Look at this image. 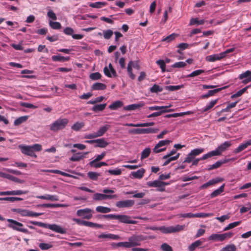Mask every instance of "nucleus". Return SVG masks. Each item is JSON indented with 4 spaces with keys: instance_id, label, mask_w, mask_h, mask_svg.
<instances>
[{
    "instance_id": "obj_57",
    "label": "nucleus",
    "mask_w": 251,
    "mask_h": 251,
    "mask_svg": "<svg viewBox=\"0 0 251 251\" xmlns=\"http://www.w3.org/2000/svg\"><path fill=\"white\" fill-rule=\"evenodd\" d=\"M240 223H241L240 221H238V222H235L230 223L227 226L225 227V228L224 229V231H227L230 229H232V228L239 226L240 225Z\"/></svg>"
},
{
    "instance_id": "obj_36",
    "label": "nucleus",
    "mask_w": 251,
    "mask_h": 251,
    "mask_svg": "<svg viewBox=\"0 0 251 251\" xmlns=\"http://www.w3.org/2000/svg\"><path fill=\"white\" fill-rule=\"evenodd\" d=\"M225 184H223L220 188L217 190H214L210 195V197L211 198H215L218 196H219L220 194L224 191Z\"/></svg>"
},
{
    "instance_id": "obj_26",
    "label": "nucleus",
    "mask_w": 251,
    "mask_h": 251,
    "mask_svg": "<svg viewBox=\"0 0 251 251\" xmlns=\"http://www.w3.org/2000/svg\"><path fill=\"white\" fill-rule=\"evenodd\" d=\"M88 153V152H85L83 154L81 152L75 153L70 158V160L72 161H79L83 159L85 157V155Z\"/></svg>"
},
{
    "instance_id": "obj_51",
    "label": "nucleus",
    "mask_w": 251,
    "mask_h": 251,
    "mask_svg": "<svg viewBox=\"0 0 251 251\" xmlns=\"http://www.w3.org/2000/svg\"><path fill=\"white\" fill-rule=\"evenodd\" d=\"M236 247L234 244L227 245L225 247L222 248L220 251H236Z\"/></svg>"
},
{
    "instance_id": "obj_23",
    "label": "nucleus",
    "mask_w": 251,
    "mask_h": 251,
    "mask_svg": "<svg viewBox=\"0 0 251 251\" xmlns=\"http://www.w3.org/2000/svg\"><path fill=\"white\" fill-rule=\"evenodd\" d=\"M223 181V179L221 178H216V179H212L206 183L203 184L201 186V189H205L207 187H208L209 186L215 184L218 182H220L221 181Z\"/></svg>"
},
{
    "instance_id": "obj_59",
    "label": "nucleus",
    "mask_w": 251,
    "mask_h": 251,
    "mask_svg": "<svg viewBox=\"0 0 251 251\" xmlns=\"http://www.w3.org/2000/svg\"><path fill=\"white\" fill-rule=\"evenodd\" d=\"M183 87V85H169L165 87L166 90H169L170 91H175L178 90H179L181 88Z\"/></svg>"
},
{
    "instance_id": "obj_9",
    "label": "nucleus",
    "mask_w": 251,
    "mask_h": 251,
    "mask_svg": "<svg viewBox=\"0 0 251 251\" xmlns=\"http://www.w3.org/2000/svg\"><path fill=\"white\" fill-rule=\"evenodd\" d=\"M85 143L93 144L95 143L94 145L95 148H105L109 145V143L106 142L104 138H100L91 140H86L84 141Z\"/></svg>"
},
{
    "instance_id": "obj_10",
    "label": "nucleus",
    "mask_w": 251,
    "mask_h": 251,
    "mask_svg": "<svg viewBox=\"0 0 251 251\" xmlns=\"http://www.w3.org/2000/svg\"><path fill=\"white\" fill-rule=\"evenodd\" d=\"M157 129H154L152 128H135L129 130L130 133H134L137 134H149L156 133Z\"/></svg>"
},
{
    "instance_id": "obj_33",
    "label": "nucleus",
    "mask_w": 251,
    "mask_h": 251,
    "mask_svg": "<svg viewBox=\"0 0 251 251\" xmlns=\"http://www.w3.org/2000/svg\"><path fill=\"white\" fill-rule=\"evenodd\" d=\"M93 90H104L106 88V85L100 82L94 83L91 87Z\"/></svg>"
},
{
    "instance_id": "obj_49",
    "label": "nucleus",
    "mask_w": 251,
    "mask_h": 251,
    "mask_svg": "<svg viewBox=\"0 0 251 251\" xmlns=\"http://www.w3.org/2000/svg\"><path fill=\"white\" fill-rule=\"evenodd\" d=\"M106 4L105 2L97 1L95 3H91L89 6L92 8H100Z\"/></svg>"
},
{
    "instance_id": "obj_11",
    "label": "nucleus",
    "mask_w": 251,
    "mask_h": 251,
    "mask_svg": "<svg viewBox=\"0 0 251 251\" xmlns=\"http://www.w3.org/2000/svg\"><path fill=\"white\" fill-rule=\"evenodd\" d=\"M144 240L142 236L133 235L128 238V241L130 247H135L141 245V242Z\"/></svg>"
},
{
    "instance_id": "obj_13",
    "label": "nucleus",
    "mask_w": 251,
    "mask_h": 251,
    "mask_svg": "<svg viewBox=\"0 0 251 251\" xmlns=\"http://www.w3.org/2000/svg\"><path fill=\"white\" fill-rule=\"evenodd\" d=\"M171 141L169 140H164L160 141L155 146L154 149H153V151L155 153H159L162 151H164L166 150V148H161L159 149L160 147L163 146H167L169 145Z\"/></svg>"
},
{
    "instance_id": "obj_44",
    "label": "nucleus",
    "mask_w": 251,
    "mask_h": 251,
    "mask_svg": "<svg viewBox=\"0 0 251 251\" xmlns=\"http://www.w3.org/2000/svg\"><path fill=\"white\" fill-rule=\"evenodd\" d=\"M179 155L180 153H177L176 156H170V157H167V159H165L166 161L164 162L163 165L166 166L168 164H169L171 162L177 160L179 158Z\"/></svg>"
},
{
    "instance_id": "obj_25",
    "label": "nucleus",
    "mask_w": 251,
    "mask_h": 251,
    "mask_svg": "<svg viewBox=\"0 0 251 251\" xmlns=\"http://www.w3.org/2000/svg\"><path fill=\"white\" fill-rule=\"evenodd\" d=\"M154 122H149V123H144L140 124H134L132 123L126 124V126L130 127H146V126H151L154 125Z\"/></svg>"
},
{
    "instance_id": "obj_48",
    "label": "nucleus",
    "mask_w": 251,
    "mask_h": 251,
    "mask_svg": "<svg viewBox=\"0 0 251 251\" xmlns=\"http://www.w3.org/2000/svg\"><path fill=\"white\" fill-rule=\"evenodd\" d=\"M151 150L150 148H147L144 149L141 152V160H143L147 158L150 154Z\"/></svg>"
},
{
    "instance_id": "obj_37",
    "label": "nucleus",
    "mask_w": 251,
    "mask_h": 251,
    "mask_svg": "<svg viewBox=\"0 0 251 251\" xmlns=\"http://www.w3.org/2000/svg\"><path fill=\"white\" fill-rule=\"evenodd\" d=\"M147 185L150 187H161V181L155 180L152 181H148Z\"/></svg>"
},
{
    "instance_id": "obj_54",
    "label": "nucleus",
    "mask_w": 251,
    "mask_h": 251,
    "mask_svg": "<svg viewBox=\"0 0 251 251\" xmlns=\"http://www.w3.org/2000/svg\"><path fill=\"white\" fill-rule=\"evenodd\" d=\"M50 26L53 29H59L61 28V25L58 22L50 21L49 22Z\"/></svg>"
},
{
    "instance_id": "obj_41",
    "label": "nucleus",
    "mask_w": 251,
    "mask_h": 251,
    "mask_svg": "<svg viewBox=\"0 0 251 251\" xmlns=\"http://www.w3.org/2000/svg\"><path fill=\"white\" fill-rule=\"evenodd\" d=\"M218 99L211 100L206 106L202 110V112H205L211 109L217 103Z\"/></svg>"
},
{
    "instance_id": "obj_24",
    "label": "nucleus",
    "mask_w": 251,
    "mask_h": 251,
    "mask_svg": "<svg viewBox=\"0 0 251 251\" xmlns=\"http://www.w3.org/2000/svg\"><path fill=\"white\" fill-rule=\"evenodd\" d=\"M223 181V179L221 178H216V179H212L206 183L203 184L201 186V189H205L207 187H208L209 186L215 184L218 182H220L221 181Z\"/></svg>"
},
{
    "instance_id": "obj_16",
    "label": "nucleus",
    "mask_w": 251,
    "mask_h": 251,
    "mask_svg": "<svg viewBox=\"0 0 251 251\" xmlns=\"http://www.w3.org/2000/svg\"><path fill=\"white\" fill-rule=\"evenodd\" d=\"M117 220H119L120 222L125 224H136V221L130 219V217L126 215H117Z\"/></svg>"
},
{
    "instance_id": "obj_34",
    "label": "nucleus",
    "mask_w": 251,
    "mask_h": 251,
    "mask_svg": "<svg viewBox=\"0 0 251 251\" xmlns=\"http://www.w3.org/2000/svg\"><path fill=\"white\" fill-rule=\"evenodd\" d=\"M123 105V102L120 100H117L112 103L109 106V108L111 110H115L118 108H121Z\"/></svg>"
},
{
    "instance_id": "obj_6",
    "label": "nucleus",
    "mask_w": 251,
    "mask_h": 251,
    "mask_svg": "<svg viewBox=\"0 0 251 251\" xmlns=\"http://www.w3.org/2000/svg\"><path fill=\"white\" fill-rule=\"evenodd\" d=\"M233 233L229 232L223 234H212L209 237V240H213L214 241L222 242L227 239L231 238L233 235Z\"/></svg>"
},
{
    "instance_id": "obj_53",
    "label": "nucleus",
    "mask_w": 251,
    "mask_h": 251,
    "mask_svg": "<svg viewBox=\"0 0 251 251\" xmlns=\"http://www.w3.org/2000/svg\"><path fill=\"white\" fill-rule=\"evenodd\" d=\"M248 87H249V86H247V87L243 88L242 89L238 91L235 94L232 95L231 96V98L232 99H234V98H236L240 97L247 91Z\"/></svg>"
},
{
    "instance_id": "obj_50",
    "label": "nucleus",
    "mask_w": 251,
    "mask_h": 251,
    "mask_svg": "<svg viewBox=\"0 0 251 251\" xmlns=\"http://www.w3.org/2000/svg\"><path fill=\"white\" fill-rule=\"evenodd\" d=\"M204 20H199L198 18H192L190 20L189 25H201L204 24Z\"/></svg>"
},
{
    "instance_id": "obj_62",
    "label": "nucleus",
    "mask_w": 251,
    "mask_h": 251,
    "mask_svg": "<svg viewBox=\"0 0 251 251\" xmlns=\"http://www.w3.org/2000/svg\"><path fill=\"white\" fill-rule=\"evenodd\" d=\"M101 75L99 72H96L90 74V78L92 80H96L101 78Z\"/></svg>"
},
{
    "instance_id": "obj_38",
    "label": "nucleus",
    "mask_w": 251,
    "mask_h": 251,
    "mask_svg": "<svg viewBox=\"0 0 251 251\" xmlns=\"http://www.w3.org/2000/svg\"><path fill=\"white\" fill-rule=\"evenodd\" d=\"M51 59L53 61L64 62L68 61L70 59V57H64L61 55H53L52 56Z\"/></svg>"
},
{
    "instance_id": "obj_55",
    "label": "nucleus",
    "mask_w": 251,
    "mask_h": 251,
    "mask_svg": "<svg viewBox=\"0 0 251 251\" xmlns=\"http://www.w3.org/2000/svg\"><path fill=\"white\" fill-rule=\"evenodd\" d=\"M163 91V88L160 87L158 85L154 84L152 87L150 88V91L151 93H158Z\"/></svg>"
},
{
    "instance_id": "obj_30",
    "label": "nucleus",
    "mask_w": 251,
    "mask_h": 251,
    "mask_svg": "<svg viewBox=\"0 0 251 251\" xmlns=\"http://www.w3.org/2000/svg\"><path fill=\"white\" fill-rule=\"evenodd\" d=\"M251 145V139L247 141L244 144H241L237 148H236L234 151V152L235 153H238L246 149L248 147Z\"/></svg>"
},
{
    "instance_id": "obj_58",
    "label": "nucleus",
    "mask_w": 251,
    "mask_h": 251,
    "mask_svg": "<svg viewBox=\"0 0 251 251\" xmlns=\"http://www.w3.org/2000/svg\"><path fill=\"white\" fill-rule=\"evenodd\" d=\"M195 217L197 218H206V217H210L213 216V213H198L195 214Z\"/></svg>"
},
{
    "instance_id": "obj_12",
    "label": "nucleus",
    "mask_w": 251,
    "mask_h": 251,
    "mask_svg": "<svg viewBox=\"0 0 251 251\" xmlns=\"http://www.w3.org/2000/svg\"><path fill=\"white\" fill-rule=\"evenodd\" d=\"M91 212V209L86 208L78 210L76 211V214L78 216L82 217L83 219L90 220L93 216Z\"/></svg>"
},
{
    "instance_id": "obj_22",
    "label": "nucleus",
    "mask_w": 251,
    "mask_h": 251,
    "mask_svg": "<svg viewBox=\"0 0 251 251\" xmlns=\"http://www.w3.org/2000/svg\"><path fill=\"white\" fill-rule=\"evenodd\" d=\"M221 53L214 54L212 55H208L205 57V60L208 62H215L217 60H220L223 59Z\"/></svg>"
},
{
    "instance_id": "obj_8",
    "label": "nucleus",
    "mask_w": 251,
    "mask_h": 251,
    "mask_svg": "<svg viewBox=\"0 0 251 251\" xmlns=\"http://www.w3.org/2000/svg\"><path fill=\"white\" fill-rule=\"evenodd\" d=\"M110 127V125H105L104 126L100 127L97 132L85 135L84 138L90 139L101 137L104 135V134L109 129Z\"/></svg>"
},
{
    "instance_id": "obj_61",
    "label": "nucleus",
    "mask_w": 251,
    "mask_h": 251,
    "mask_svg": "<svg viewBox=\"0 0 251 251\" xmlns=\"http://www.w3.org/2000/svg\"><path fill=\"white\" fill-rule=\"evenodd\" d=\"M204 151V149L202 148L199 149H195L192 150L190 153L194 156L195 157L196 156H197L201 154V153Z\"/></svg>"
},
{
    "instance_id": "obj_7",
    "label": "nucleus",
    "mask_w": 251,
    "mask_h": 251,
    "mask_svg": "<svg viewBox=\"0 0 251 251\" xmlns=\"http://www.w3.org/2000/svg\"><path fill=\"white\" fill-rule=\"evenodd\" d=\"M7 222L10 223L8 226L14 230L22 232L25 233H29L28 230L24 228H22L24 226L23 224L21 223L18 222L13 219H7Z\"/></svg>"
},
{
    "instance_id": "obj_60",
    "label": "nucleus",
    "mask_w": 251,
    "mask_h": 251,
    "mask_svg": "<svg viewBox=\"0 0 251 251\" xmlns=\"http://www.w3.org/2000/svg\"><path fill=\"white\" fill-rule=\"evenodd\" d=\"M156 64L159 66L162 73L166 71V64L163 60H158L156 61Z\"/></svg>"
},
{
    "instance_id": "obj_63",
    "label": "nucleus",
    "mask_w": 251,
    "mask_h": 251,
    "mask_svg": "<svg viewBox=\"0 0 251 251\" xmlns=\"http://www.w3.org/2000/svg\"><path fill=\"white\" fill-rule=\"evenodd\" d=\"M113 34V32L111 29L103 31V36L105 39H109Z\"/></svg>"
},
{
    "instance_id": "obj_35",
    "label": "nucleus",
    "mask_w": 251,
    "mask_h": 251,
    "mask_svg": "<svg viewBox=\"0 0 251 251\" xmlns=\"http://www.w3.org/2000/svg\"><path fill=\"white\" fill-rule=\"evenodd\" d=\"M28 116H24L19 117L16 119L14 122V125L15 126H18L23 123L26 122L28 119Z\"/></svg>"
},
{
    "instance_id": "obj_56",
    "label": "nucleus",
    "mask_w": 251,
    "mask_h": 251,
    "mask_svg": "<svg viewBox=\"0 0 251 251\" xmlns=\"http://www.w3.org/2000/svg\"><path fill=\"white\" fill-rule=\"evenodd\" d=\"M178 36L177 34L176 33H172L169 36H167L166 37L164 38L162 41H166L167 42H170L175 39L176 37H177Z\"/></svg>"
},
{
    "instance_id": "obj_3",
    "label": "nucleus",
    "mask_w": 251,
    "mask_h": 251,
    "mask_svg": "<svg viewBox=\"0 0 251 251\" xmlns=\"http://www.w3.org/2000/svg\"><path fill=\"white\" fill-rule=\"evenodd\" d=\"M231 146V144L229 141H226L216 149L215 150L208 152L207 153L204 154L203 158H208L214 156H219L227 150V149Z\"/></svg>"
},
{
    "instance_id": "obj_32",
    "label": "nucleus",
    "mask_w": 251,
    "mask_h": 251,
    "mask_svg": "<svg viewBox=\"0 0 251 251\" xmlns=\"http://www.w3.org/2000/svg\"><path fill=\"white\" fill-rule=\"evenodd\" d=\"M223 89H224V87L218 88V89H214L212 90H210L208 92V93L207 94L202 95L201 96V98L202 99L208 98L211 96H214L216 93L219 92V91H221Z\"/></svg>"
},
{
    "instance_id": "obj_14",
    "label": "nucleus",
    "mask_w": 251,
    "mask_h": 251,
    "mask_svg": "<svg viewBox=\"0 0 251 251\" xmlns=\"http://www.w3.org/2000/svg\"><path fill=\"white\" fill-rule=\"evenodd\" d=\"M103 72L104 75L108 77H116L117 76L116 71L111 63L109 64L108 67H104Z\"/></svg>"
},
{
    "instance_id": "obj_43",
    "label": "nucleus",
    "mask_w": 251,
    "mask_h": 251,
    "mask_svg": "<svg viewBox=\"0 0 251 251\" xmlns=\"http://www.w3.org/2000/svg\"><path fill=\"white\" fill-rule=\"evenodd\" d=\"M106 106V103L96 104L92 107V110L95 112L101 111L105 108Z\"/></svg>"
},
{
    "instance_id": "obj_17",
    "label": "nucleus",
    "mask_w": 251,
    "mask_h": 251,
    "mask_svg": "<svg viewBox=\"0 0 251 251\" xmlns=\"http://www.w3.org/2000/svg\"><path fill=\"white\" fill-rule=\"evenodd\" d=\"M28 191H23L21 190L1 191L0 192V196H8V195H21L27 194Z\"/></svg>"
},
{
    "instance_id": "obj_21",
    "label": "nucleus",
    "mask_w": 251,
    "mask_h": 251,
    "mask_svg": "<svg viewBox=\"0 0 251 251\" xmlns=\"http://www.w3.org/2000/svg\"><path fill=\"white\" fill-rule=\"evenodd\" d=\"M171 106V105H167V106H150L149 107V109L150 110L153 111V110H158L161 111V110H165L166 111V112H169L173 111V109H168V108L170 107Z\"/></svg>"
},
{
    "instance_id": "obj_52",
    "label": "nucleus",
    "mask_w": 251,
    "mask_h": 251,
    "mask_svg": "<svg viewBox=\"0 0 251 251\" xmlns=\"http://www.w3.org/2000/svg\"><path fill=\"white\" fill-rule=\"evenodd\" d=\"M203 73H204V70H197L193 71L192 73H191L189 75H188L185 77H194V76L200 75Z\"/></svg>"
},
{
    "instance_id": "obj_46",
    "label": "nucleus",
    "mask_w": 251,
    "mask_h": 251,
    "mask_svg": "<svg viewBox=\"0 0 251 251\" xmlns=\"http://www.w3.org/2000/svg\"><path fill=\"white\" fill-rule=\"evenodd\" d=\"M96 210L98 212L101 213H107L111 211V209L110 208L103 206H97Z\"/></svg>"
},
{
    "instance_id": "obj_64",
    "label": "nucleus",
    "mask_w": 251,
    "mask_h": 251,
    "mask_svg": "<svg viewBox=\"0 0 251 251\" xmlns=\"http://www.w3.org/2000/svg\"><path fill=\"white\" fill-rule=\"evenodd\" d=\"M160 249L163 251H173L172 248L167 243L162 244Z\"/></svg>"
},
{
    "instance_id": "obj_39",
    "label": "nucleus",
    "mask_w": 251,
    "mask_h": 251,
    "mask_svg": "<svg viewBox=\"0 0 251 251\" xmlns=\"http://www.w3.org/2000/svg\"><path fill=\"white\" fill-rule=\"evenodd\" d=\"M202 244V242L201 240H197L188 247L189 251H194L197 248L201 245Z\"/></svg>"
},
{
    "instance_id": "obj_27",
    "label": "nucleus",
    "mask_w": 251,
    "mask_h": 251,
    "mask_svg": "<svg viewBox=\"0 0 251 251\" xmlns=\"http://www.w3.org/2000/svg\"><path fill=\"white\" fill-rule=\"evenodd\" d=\"M134 61H130L128 63L127 67V71L129 77L133 80L135 78V75L132 72V66H133Z\"/></svg>"
},
{
    "instance_id": "obj_47",
    "label": "nucleus",
    "mask_w": 251,
    "mask_h": 251,
    "mask_svg": "<svg viewBox=\"0 0 251 251\" xmlns=\"http://www.w3.org/2000/svg\"><path fill=\"white\" fill-rule=\"evenodd\" d=\"M84 123L83 122H76L71 127L72 129L75 131H79L84 126Z\"/></svg>"
},
{
    "instance_id": "obj_2",
    "label": "nucleus",
    "mask_w": 251,
    "mask_h": 251,
    "mask_svg": "<svg viewBox=\"0 0 251 251\" xmlns=\"http://www.w3.org/2000/svg\"><path fill=\"white\" fill-rule=\"evenodd\" d=\"M30 223L35 226L49 228L56 233L61 234H65L66 233V229L65 228H63L56 224H48L37 221H30Z\"/></svg>"
},
{
    "instance_id": "obj_28",
    "label": "nucleus",
    "mask_w": 251,
    "mask_h": 251,
    "mask_svg": "<svg viewBox=\"0 0 251 251\" xmlns=\"http://www.w3.org/2000/svg\"><path fill=\"white\" fill-rule=\"evenodd\" d=\"M36 198L42 200H47L51 201H58L59 200L58 197L56 195H46L44 196H37Z\"/></svg>"
},
{
    "instance_id": "obj_1",
    "label": "nucleus",
    "mask_w": 251,
    "mask_h": 251,
    "mask_svg": "<svg viewBox=\"0 0 251 251\" xmlns=\"http://www.w3.org/2000/svg\"><path fill=\"white\" fill-rule=\"evenodd\" d=\"M19 147L23 154L34 158L37 157L34 151H40L42 149V146L39 144L32 146H20Z\"/></svg>"
},
{
    "instance_id": "obj_31",
    "label": "nucleus",
    "mask_w": 251,
    "mask_h": 251,
    "mask_svg": "<svg viewBox=\"0 0 251 251\" xmlns=\"http://www.w3.org/2000/svg\"><path fill=\"white\" fill-rule=\"evenodd\" d=\"M145 171L144 168H141L136 172H132L131 175L134 178L141 179L143 177Z\"/></svg>"
},
{
    "instance_id": "obj_5",
    "label": "nucleus",
    "mask_w": 251,
    "mask_h": 251,
    "mask_svg": "<svg viewBox=\"0 0 251 251\" xmlns=\"http://www.w3.org/2000/svg\"><path fill=\"white\" fill-rule=\"evenodd\" d=\"M185 227V225H177L175 226H171L165 227L164 226H160L159 230L163 233H175L183 230Z\"/></svg>"
},
{
    "instance_id": "obj_20",
    "label": "nucleus",
    "mask_w": 251,
    "mask_h": 251,
    "mask_svg": "<svg viewBox=\"0 0 251 251\" xmlns=\"http://www.w3.org/2000/svg\"><path fill=\"white\" fill-rule=\"evenodd\" d=\"M145 103L143 102H140L139 103L137 104H132L128 105H127L126 106H125L124 107V109L127 111H131V110H134L135 109H138L140 107H143L144 106Z\"/></svg>"
},
{
    "instance_id": "obj_29",
    "label": "nucleus",
    "mask_w": 251,
    "mask_h": 251,
    "mask_svg": "<svg viewBox=\"0 0 251 251\" xmlns=\"http://www.w3.org/2000/svg\"><path fill=\"white\" fill-rule=\"evenodd\" d=\"M99 238L100 239H104V238H108L112 240H118L120 239V236L117 235L109 233V234H104L102 233L99 235Z\"/></svg>"
},
{
    "instance_id": "obj_40",
    "label": "nucleus",
    "mask_w": 251,
    "mask_h": 251,
    "mask_svg": "<svg viewBox=\"0 0 251 251\" xmlns=\"http://www.w3.org/2000/svg\"><path fill=\"white\" fill-rule=\"evenodd\" d=\"M24 199L18 197H4V198H0V201H8L11 202H14L16 201H21Z\"/></svg>"
},
{
    "instance_id": "obj_15",
    "label": "nucleus",
    "mask_w": 251,
    "mask_h": 251,
    "mask_svg": "<svg viewBox=\"0 0 251 251\" xmlns=\"http://www.w3.org/2000/svg\"><path fill=\"white\" fill-rule=\"evenodd\" d=\"M134 204V201L132 200L118 201L116 206L118 208H129L132 207Z\"/></svg>"
},
{
    "instance_id": "obj_45",
    "label": "nucleus",
    "mask_w": 251,
    "mask_h": 251,
    "mask_svg": "<svg viewBox=\"0 0 251 251\" xmlns=\"http://www.w3.org/2000/svg\"><path fill=\"white\" fill-rule=\"evenodd\" d=\"M13 211L15 212L22 216H29V210L21 208L14 209Z\"/></svg>"
},
{
    "instance_id": "obj_18",
    "label": "nucleus",
    "mask_w": 251,
    "mask_h": 251,
    "mask_svg": "<svg viewBox=\"0 0 251 251\" xmlns=\"http://www.w3.org/2000/svg\"><path fill=\"white\" fill-rule=\"evenodd\" d=\"M240 79L243 80L242 83L247 84L251 81V71L248 70L240 74L239 76Z\"/></svg>"
},
{
    "instance_id": "obj_19",
    "label": "nucleus",
    "mask_w": 251,
    "mask_h": 251,
    "mask_svg": "<svg viewBox=\"0 0 251 251\" xmlns=\"http://www.w3.org/2000/svg\"><path fill=\"white\" fill-rule=\"evenodd\" d=\"M229 159H224L217 161L215 163L209 165L208 170L217 169L221 166L222 165L226 163L229 161Z\"/></svg>"
},
{
    "instance_id": "obj_42",
    "label": "nucleus",
    "mask_w": 251,
    "mask_h": 251,
    "mask_svg": "<svg viewBox=\"0 0 251 251\" xmlns=\"http://www.w3.org/2000/svg\"><path fill=\"white\" fill-rule=\"evenodd\" d=\"M87 176L91 180L97 181L98 180L99 177L100 176V173L96 172H89L87 173Z\"/></svg>"
},
{
    "instance_id": "obj_4",
    "label": "nucleus",
    "mask_w": 251,
    "mask_h": 251,
    "mask_svg": "<svg viewBox=\"0 0 251 251\" xmlns=\"http://www.w3.org/2000/svg\"><path fill=\"white\" fill-rule=\"evenodd\" d=\"M69 123L66 118H59L50 125V130L53 132H57L65 128Z\"/></svg>"
}]
</instances>
